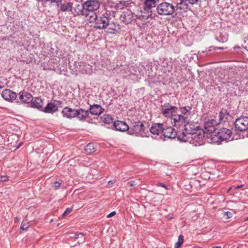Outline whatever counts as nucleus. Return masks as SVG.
I'll list each match as a JSON object with an SVG mask.
<instances>
[{
  "label": "nucleus",
  "mask_w": 248,
  "mask_h": 248,
  "mask_svg": "<svg viewBox=\"0 0 248 248\" xmlns=\"http://www.w3.org/2000/svg\"><path fill=\"white\" fill-rule=\"evenodd\" d=\"M199 124L197 123L188 122L184 126V130L180 132L178 140L182 141H188L190 138L196 140L198 136L197 134L199 131Z\"/></svg>",
  "instance_id": "1"
},
{
  "label": "nucleus",
  "mask_w": 248,
  "mask_h": 248,
  "mask_svg": "<svg viewBox=\"0 0 248 248\" xmlns=\"http://www.w3.org/2000/svg\"><path fill=\"white\" fill-rule=\"evenodd\" d=\"M232 135V132L229 129L222 128L217 129V131H215V133L210 135L211 141L213 143H217L219 144L221 141H227L230 140Z\"/></svg>",
  "instance_id": "2"
},
{
  "label": "nucleus",
  "mask_w": 248,
  "mask_h": 248,
  "mask_svg": "<svg viewBox=\"0 0 248 248\" xmlns=\"http://www.w3.org/2000/svg\"><path fill=\"white\" fill-rule=\"evenodd\" d=\"M87 19L90 22L95 23L94 27L97 29H106L108 25V18L103 15L98 17L95 13H90Z\"/></svg>",
  "instance_id": "3"
},
{
  "label": "nucleus",
  "mask_w": 248,
  "mask_h": 248,
  "mask_svg": "<svg viewBox=\"0 0 248 248\" xmlns=\"http://www.w3.org/2000/svg\"><path fill=\"white\" fill-rule=\"evenodd\" d=\"M149 124L147 123L140 121L133 122L132 123L129 129L131 131L132 134L140 135L142 137L146 136V133L148 132Z\"/></svg>",
  "instance_id": "4"
},
{
  "label": "nucleus",
  "mask_w": 248,
  "mask_h": 248,
  "mask_svg": "<svg viewBox=\"0 0 248 248\" xmlns=\"http://www.w3.org/2000/svg\"><path fill=\"white\" fill-rule=\"evenodd\" d=\"M62 113L64 117L72 118L77 117L79 120L84 119L89 116V111L84 109H62Z\"/></svg>",
  "instance_id": "5"
},
{
  "label": "nucleus",
  "mask_w": 248,
  "mask_h": 248,
  "mask_svg": "<svg viewBox=\"0 0 248 248\" xmlns=\"http://www.w3.org/2000/svg\"><path fill=\"white\" fill-rule=\"evenodd\" d=\"M100 6L99 3L96 0H90L85 2L83 6H81L82 9V13L88 19L89 17L88 16L90 13H95L94 11L97 10Z\"/></svg>",
  "instance_id": "6"
},
{
  "label": "nucleus",
  "mask_w": 248,
  "mask_h": 248,
  "mask_svg": "<svg viewBox=\"0 0 248 248\" xmlns=\"http://www.w3.org/2000/svg\"><path fill=\"white\" fill-rule=\"evenodd\" d=\"M191 112L188 109H184L182 114L174 115L171 118L172 123H174V126H180L185 123L190 116Z\"/></svg>",
  "instance_id": "7"
},
{
  "label": "nucleus",
  "mask_w": 248,
  "mask_h": 248,
  "mask_svg": "<svg viewBox=\"0 0 248 248\" xmlns=\"http://www.w3.org/2000/svg\"><path fill=\"white\" fill-rule=\"evenodd\" d=\"M156 10L160 15H171L174 13V7L172 4L163 2L158 5Z\"/></svg>",
  "instance_id": "8"
},
{
  "label": "nucleus",
  "mask_w": 248,
  "mask_h": 248,
  "mask_svg": "<svg viewBox=\"0 0 248 248\" xmlns=\"http://www.w3.org/2000/svg\"><path fill=\"white\" fill-rule=\"evenodd\" d=\"M157 0H146L144 3V11H141L145 14L141 15L140 16L142 17L143 19H147L152 15V11L151 9L155 6Z\"/></svg>",
  "instance_id": "9"
},
{
  "label": "nucleus",
  "mask_w": 248,
  "mask_h": 248,
  "mask_svg": "<svg viewBox=\"0 0 248 248\" xmlns=\"http://www.w3.org/2000/svg\"><path fill=\"white\" fill-rule=\"evenodd\" d=\"M235 127L240 131L248 129V117H241L237 118L234 123Z\"/></svg>",
  "instance_id": "10"
},
{
  "label": "nucleus",
  "mask_w": 248,
  "mask_h": 248,
  "mask_svg": "<svg viewBox=\"0 0 248 248\" xmlns=\"http://www.w3.org/2000/svg\"><path fill=\"white\" fill-rule=\"evenodd\" d=\"M180 131H176L173 127H164L162 135L164 136V138L168 139H174L176 137L178 139V135L180 134Z\"/></svg>",
  "instance_id": "11"
},
{
  "label": "nucleus",
  "mask_w": 248,
  "mask_h": 248,
  "mask_svg": "<svg viewBox=\"0 0 248 248\" xmlns=\"http://www.w3.org/2000/svg\"><path fill=\"white\" fill-rule=\"evenodd\" d=\"M217 124V122L214 119H211V120L207 121L204 124L203 132L204 133H209L211 134L215 133V131H217V129L215 128V126Z\"/></svg>",
  "instance_id": "12"
},
{
  "label": "nucleus",
  "mask_w": 248,
  "mask_h": 248,
  "mask_svg": "<svg viewBox=\"0 0 248 248\" xmlns=\"http://www.w3.org/2000/svg\"><path fill=\"white\" fill-rule=\"evenodd\" d=\"M134 19L133 13L128 9L124 11L120 17V19L125 24L131 23Z\"/></svg>",
  "instance_id": "13"
},
{
  "label": "nucleus",
  "mask_w": 248,
  "mask_h": 248,
  "mask_svg": "<svg viewBox=\"0 0 248 248\" xmlns=\"http://www.w3.org/2000/svg\"><path fill=\"white\" fill-rule=\"evenodd\" d=\"M19 99L22 103L29 104L32 100L33 97L29 92H20L19 93Z\"/></svg>",
  "instance_id": "14"
},
{
  "label": "nucleus",
  "mask_w": 248,
  "mask_h": 248,
  "mask_svg": "<svg viewBox=\"0 0 248 248\" xmlns=\"http://www.w3.org/2000/svg\"><path fill=\"white\" fill-rule=\"evenodd\" d=\"M164 127V125L162 124L155 123L149 128V131L154 135H159L160 134H162Z\"/></svg>",
  "instance_id": "15"
},
{
  "label": "nucleus",
  "mask_w": 248,
  "mask_h": 248,
  "mask_svg": "<svg viewBox=\"0 0 248 248\" xmlns=\"http://www.w3.org/2000/svg\"><path fill=\"white\" fill-rule=\"evenodd\" d=\"M1 96L5 100L9 101L15 100L16 97V93L9 89L3 90L1 93Z\"/></svg>",
  "instance_id": "16"
},
{
  "label": "nucleus",
  "mask_w": 248,
  "mask_h": 248,
  "mask_svg": "<svg viewBox=\"0 0 248 248\" xmlns=\"http://www.w3.org/2000/svg\"><path fill=\"white\" fill-rule=\"evenodd\" d=\"M219 120L220 123H225L232 119V115L227 109H221L219 114Z\"/></svg>",
  "instance_id": "17"
},
{
  "label": "nucleus",
  "mask_w": 248,
  "mask_h": 248,
  "mask_svg": "<svg viewBox=\"0 0 248 248\" xmlns=\"http://www.w3.org/2000/svg\"><path fill=\"white\" fill-rule=\"evenodd\" d=\"M113 125L115 129L120 131H126L129 129V126L124 122L121 121H114Z\"/></svg>",
  "instance_id": "18"
},
{
  "label": "nucleus",
  "mask_w": 248,
  "mask_h": 248,
  "mask_svg": "<svg viewBox=\"0 0 248 248\" xmlns=\"http://www.w3.org/2000/svg\"><path fill=\"white\" fill-rule=\"evenodd\" d=\"M43 105V100L40 97H33L31 102V107L36 108H42Z\"/></svg>",
  "instance_id": "19"
},
{
  "label": "nucleus",
  "mask_w": 248,
  "mask_h": 248,
  "mask_svg": "<svg viewBox=\"0 0 248 248\" xmlns=\"http://www.w3.org/2000/svg\"><path fill=\"white\" fill-rule=\"evenodd\" d=\"M73 3L68 2L64 3L61 6V10L62 12H70L72 11Z\"/></svg>",
  "instance_id": "20"
},
{
  "label": "nucleus",
  "mask_w": 248,
  "mask_h": 248,
  "mask_svg": "<svg viewBox=\"0 0 248 248\" xmlns=\"http://www.w3.org/2000/svg\"><path fill=\"white\" fill-rule=\"evenodd\" d=\"M96 151L94 145L93 143H90L88 144L85 147V151L87 154H90Z\"/></svg>",
  "instance_id": "21"
},
{
  "label": "nucleus",
  "mask_w": 248,
  "mask_h": 248,
  "mask_svg": "<svg viewBox=\"0 0 248 248\" xmlns=\"http://www.w3.org/2000/svg\"><path fill=\"white\" fill-rule=\"evenodd\" d=\"M101 119L103 122L107 124L114 123V119L110 115L105 114L101 117Z\"/></svg>",
  "instance_id": "22"
},
{
  "label": "nucleus",
  "mask_w": 248,
  "mask_h": 248,
  "mask_svg": "<svg viewBox=\"0 0 248 248\" xmlns=\"http://www.w3.org/2000/svg\"><path fill=\"white\" fill-rule=\"evenodd\" d=\"M104 109H87L84 111H88L89 114L91 113L93 115H100L103 111Z\"/></svg>",
  "instance_id": "23"
},
{
  "label": "nucleus",
  "mask_w": 248,
  "mask_h": 248,
  "mask_svg": "<svg viewBox=\"0 0 248 248\" xmlns=\"http://www.w3.org/2000/svg\"><path fill=\"white\" fill-rule=\"evenodd\" d=\"M184 242V236L180 235L178 237L177 242L175 244V248H179Z\"/></svg>",
  "instance_id": "24"
},
{
  "label": "nucleus",
  "mask_w": 248,
  "mask_h": 248,
  "mask_svg": "<svg viewBox=\"0 0 248 248\" xmlns=\"http://www.w3.org/2000/svg\"><path fill=\"white\" fill-rule=\"evenodd\" d=\"M172 109H163L162 113L166 117H172L174 115L172 114Z\"/></svg>",
  "instance_id": "25"
},
{
  "label": "nucleus",
  "mask_w": 248,
  "mask_h": 248,
  "mask_svg": "<svg viewBox=\"0 0 248 248\" xmlns=\"http://www.w3.org/2000/svg\"><path fill=\"white\" fill-rule=\"evenodd\" d=\"M30 226L29 222L27 221H23L21 223L20 229L23 231H26Z\"/></svg>",
  "instance_id": "26"
},
{
  "label": "nucleus",
  "mask_w": 248,
  "mask_h": 248,
  "mask_svg": "<svg viewBox=\"0 0 248 248\" xmlns=\"http://www.w3.org/2000/svg\"><path fill=\"white\" fill-rule=\"evenodd\" d=\"M232 211H227L223 213V217H226V218H230L232 217Z\"/></svg>",
  "instance_id": "27"
},
{
  "label": "nucleus",
  "mask_w": 248,
  "mask_h": 248,
  "mask_svg": "<svg viewBox=\"0 0 248 248\" xmlns=\"http://www.w3.org/2000/svg\"><path fill=\"white\" fill-rule=\"evenodd\" d=\"M46 113H51L53 114L56 112L58 109H41Z\"/></svg>",
  "instance_id": "28"
},
{
  "label": "nucleus",
  "mask_w": 248,
  "mask_h": 248,
  "mask_svg": "<svg viewBox=\"0 0 248 248\" xmlns=\"http://www.w3.org/2000/svg\"><path fill=\"white\" fill-rule=\"evenodd\" d=\"M138 180L131 181L130 182L127 183V185L130 186H134L138 184Z\"/></svg>",
  "instance_id": "29"
},
{
  "label": "nucleus",
  "mask_w": 248,
  "mask_h": 248,
  "mask_svg": "<svg viewBox=\"0 0 248 248\" xmlns=\"http://www.w3.org/2000/svg\"><path fill=\"white\" fill-rule=\"evenodd\" d=\"M72 209L71 208H67L65 211L64 212V213L62 214V216L63 217H65L67 215L70 214L72 212Z\"/></svg>",
  "instance_id": "30"
},
{
  "label": "nucleus",
  "mask_w": 248,
  "mask_h": 248,
  "mask_svg": "<svg viewBox=\"0 0 248 248\" xmlns=\"http://www.w3.org/2000/svg\"><path fill=\"white\" fill-rule=\"evenodd\" d=\"M62 184V183L59 182V181H56L53 184V186L55 189H58Z\"/></svg>",
  "instance_id": "31"
},
{
  "label": "nucleus",
  "mask_w": 248,
  "mask_h": 248,
  "mask_svg": "<svg viewBox=\"0 0 248 248\" xmlns=\"http://www.w3.org/2000/svg\"><path fill=\"white\" fill-rule=\"evenodd\" d=\"M55 107V105L53 103H48L46 106L44 108H54Z\"/></svg>",
  "instance_id": "32"
},
{
  "label": "nucleus",
  "mask_w": 248,
  "mask_h": 248,
  "mask_svg": "<svg viewBox=\"0 0 248 248\" xmlns=\"http://www.w3.org/2000/svg\"><path fill=\"white\" fill-rule=\"evenodd\" d=\"M7 180H8V178L7 176H1L0 177V181H1V182H6Z\"/></svg>",
  "instance_id": "33"
},
{
  "label": "nucleus",
  "mask_w": 248,
  "mask_h": 248,
  "mask_svg": "<svg viewBox=\"0 0 248 248\" xmlns=\"http://www.w3.org/2000/svg\"><path fill=\"white\" fill-rule=\"evenodd\" d=\"M115 215H116V212L115 211H113L107 215V217L108 218L114 216Z\"/></svg>",
  "instance_id": "34"
},
{
  "label": "nucleus",
  "mask_w": 248,
  "mask_h": 248,
  "mask_svg": "<svg viewBox=\"0 0 248 248\" xmlns=\"http://www.w3.org/2000/svg\"><path fill=\"white\" fill-rule=\"evenodd\" d=\"M157 186H161V187H164V188H165L166 189H167L166 186L164 185V184H163L162 183H158L157 184Z\"/></svg>",
  "instance_id": "35"
},
{
  "label": "nucleus",
  "mask_w": 248,
  "mask_h": 248,
  "mask_svg": "<svg viewBox=\"0 0 248 248\" xmlns=\"http://www.w3.org/2000/svg\"><path fill=\"white\" fill-rule=\"evenodd\" d=\"M115 182V180H110L108 182V186H110L111 185L113 184Z\"/></svg>",
  "instance_id": "36"
},
{
  "label": "nucleus",
  "mask_w": 248,
  "mask_h": 248,
  "mask_svg": "<svg viewBox=\"0 0 248 248\" xmlns=\"http://www.w3.org/2000/svg\"><path fill=\"white\" fill-rule=\"evenodd\" d=\"M80 235H83V233L80 232V233H79V234H75L74 237L75 239H77L78 238V237H79V236Z\"/></svg>",
  "instance_id": "37"
},
{
  "label": "nucleus",
  "mask_w": 248,
  "mask_h": 248,
  "mask_svg": "<svg viewBox=\"0 0 248 248\" xmlns=\"http://www.w3.org/2000/svg\"><path fill=\"white\" fill-rule=\"evenodd\" d=\"M243 186H244V185H239V186H236V187H235V189H237L239 188H241L243 187Z\"/></svg>",
  "instance_id": "38"
},
{
  "label": "nucleus",
  "mask_w": 248,
  "mask_h": 248,
  "mask_svg": "<svg viewBox=\"0 0 248 248\" xmlns=\"http://www.w3.org/2000/svg\"><path fill=\"white\" fill-rule=\"evenodd\" d=\"M212 248H221L220 246L213 247Z\"/></svg>",
  "instance_id": "39"
},
{
  "label": "nucleus",
  "mask_w": 248,
  "mask_h": 248,
  "mask_svg": "<svg viewBox=\"0 0 248 248\" xmlns=\"http://www.w3.org/2000/svg\"><path fill=\"white\" fill-rule=\"evenodd\" d=\"M18 221V218L16 217V218H15V222H17Z\"/></svg>",
  "instance_id": "40"
},
{
  "label": "nucleus",
  "mask_w": 248,
  "mask_h": 248,
  "mask_svg": "<svg viewBox=\"0 0 248 248\" xmlns=\"http://www.w3.org/2000/svg\"><path fill=\"white\" fill-rule=\"evenodd\" d=\"M170 108L173 109V108H176L175 107H171Z\"/></svg>",
  "instance_id": "41"
},
{
  "label": "nucleus",
  "mask_w": 248,
  "mask_h": 248,
  "mask_svg": "<svg viewBox=\"0 0 248 248\" xmlns=\"http://www.w3.org/2000/svg\"><path fill=\"white\" fill-rule=\"evenodd\" d=\"M116 6H117V8H118L119 7V4H117Z\"/></svg>",
  "instance_id": "42"
},
{
  "label": "nucleus",
  "mask_w": 248,
  "mask_h": 248,
  "mask_svg": "<svg viewBox=\"0 0 248 248\" xmlns=\"http://www.w3.org/2000/svg\"><path fill=\"white\" fill-rule=\"evenodd\" d=\"M64 108L66 109V108H68V107H65Z\"/></svg>",
  "instance_id": "43"
},
{
  "label": "nucleus",
  "mask_w": 248,
  "mask_h": 248,
  "mask_svg": "<svg viewBox=\"0 0 248 248\" xmlns=\"http://www.w3.org/2000/svg\"><path fill=\"white\" fill-rule=\"evenodd\" d=\"M3 88L2 86H0V88Z\"/></svg>",
  "instance_id": "44"
},
{
  "label": "nucleus",
  "mask_w": 248,
  "mask_h": 248,
  "mask_svg": "<svg viewBox=\"0 0 248 248\" xmlns=\"http://www.w3.org/2000/svg\"><path fill=\"white\" fill-rule=\"evenodd\" d=\"M247 220H248V217H247V219H246Z\"/></svg>",
  "instance_id": "45"
},
{
  "label": "nucleus",
  "mask_w": 248,
  "mask_h": 248,
  "mask_svg": "<svg viewBox=\"0 0 248 248\" xmlns=\"http://www.w3.org/2000/svg\"><path fill=\"white\" fill-rule=\"evenodd\" d=\"M231 187L229 188V189L228 191H229V190H231Z\"/></svg>",
  "instance_id": "46"
}]
</instances>
